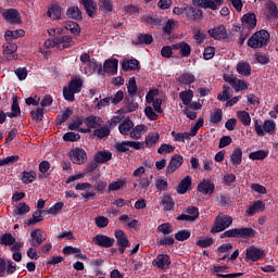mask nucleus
<instances>
[{
  "label": "nucleus",
  "mask_w": 278,
  "mask_h": 278,
  "mask_svg": "<svg viewBox=\"0 0 278 278\" xmlns=\"http://www.w3.org/2000/svg\"><path fill=\"white\" fill-rule=\"evenodd\" d=\"M80 71L88 77L94 75V73L101 75L103 73V65L98 63L97 60L91 59L88 52H85L80 55Z\"/></svg>",
  "instance_id": "f257e3e1"
},
{
  "label": "nucleus",
  "mask_w": 278,
  "mask_h": 278,
  "mask_svg": "<svg viewBox=\"0 0 278 278\" xmlns=\"http://www.w3.org/2000/svg\"><path fill=\"white\" fill-rule=\"evenodd\" d=\"M268 40H270V34L267 30H258L248 39V47H251V49H262V47L268 45Z\"/></svg>",
  "instance_id": "f03ea898"
},
{
  "label": "nucleus",
  "mask_w": 278,
  "mask_h": 278,
  "mask_svg": "<svg viewBox=\"0 0 278 278\" xmlns=\"http://www.w3.org/2000/svg\"><path fill=\"white\" fill-rule=\"evenodd\" d=\"M276 129L277 125L273 119H266L263 125L260 124V119H254V131L256 132V136H260L261 138H264L266 134L273 136Z\"/></svg>",
  "instance_id": "7ed1b4c3"
},
{
  "label": "nucleus",
  "mask_w": 278,
  "mask_h": 278,
  "mask_svg": "<svg viewBox=\"0 0 278 278\" xmlns=\"http://www.w3.org/2000/svg\"><path fill=\"white\" fill-rule=\"evenodd\" d=\"M81 86H84L81 78L71 80L68 87H64L63 89L65 101H75V94L81 92Z\"/></svg>",
  "instance_id": "20e7f679"
},
{
  "label": "nucleus",
  "mask_w": 278,
  "mask_h": 278,
  "mask_svg": "<svg viewBox=\"0 0 278 278\" xmlns=\"http://www.w3.org/2000/svg\"><path fill=\"white\" fill-rule=\"evenodd\" d=\"M255 233L253 228L241 227L226 230L220 238H255Z\"/></svg>",
  "instance_id": "39448f33"
},
{
  "label": "nucleus",
  "mask_w": 278,
  "mask_h": 278,
  "mask_svg": "<svg viewBox=\"0 0 278 278\" xmlns=\"http://www.w3.org/2000/svg\"><path fill=\"white\" fill-rule=\"evenodd\" d=\"M232 223L233 218L231 216L220 213L215 218V225L211 229V233H220V231H225V229L231 227Z\"/></svg>",
  "instance_id": "423d86ee"
},
{
  "label": "nucleus",
  "mask_w": 278,
  "mask_h": 278,
  "mask_svg": "<svg viewBox=\"0 0 278 278\" xmlns=\"http://www.w3.org/2000/svg\"><path fill=\"white\" fill-rule=\"evenodd\" d=\"M2 16L7 23L11 25H21L23 21L21 20V13L16 9H7L2 11Z\"/></svg>",
  "instance_id": "0eeeda50"
},
{
  "label": "nucleus",
  "mask_w": 278,
  "mask_h": 278,
  "mask_svg": "<svg viewBox=\"0 0 278 278\" xmlns=\"http://www.w3.org/2000/svg\"><path fill=\"white\" fill-rule=\"evenodd\" d=\"M47 240V232L45 230L37 228L30 232V247L38 249L42 242Z\"/></svg>",
  "instance_id": "6e6552de"
},
{
  "label": "nucleus",
  "mask_w": 278,
  "mask_h": 278,
  "mask_svg": "<svg viewBox=\"0 0 278 278\" xmlns=\"http://www.w3.org/2000/svg\"><path fill=\"white\" fill-rule=\"evenodd\" d=\"M70 160L73 164H85L86 157V150L81 148H75L74 150L70 151Z\"/></svg>",
  "instance_id": "1a4fd4ad"
},
{
  "label": "nucleus",
  "mask_w": 278,
  "mask_h": 278,
  "mask_svg": "<svg viewBox=\"0 0 278 278\" xmlns=\"http://www.w3.org/2000/svg\"><path fill=\"white\" fill-rule=\"evenodd\" d=\"M92 242L97 244V247H102L104 249H110L114 247V238H110L105 235H97L92 238Z\"/></svg>",
  "instance_id": "9d476101"
},
{
  "label": "nucleus",
  "mask_w": 278,
  "mask_h": 278,
  "mask_svg": "<svg viewBox=\"0 0 278 278\" xmlns=\"http://www.w3.org/2000/svg\"><path fill=\"white\" fill-rule=\"evenodd\" d=\"M264 257V250L255 247H250L245 250V258L251 262H257Z\"/></svg>",
  "instance_id": "9b49d317"
},
{
  "label": "nucleus",
  "mask_w": 278,
  "mask_h": 278,
  "mask_svg": "<svg viewBox=\"0 0 278 278\" xmlns=\"http://www.w3.org/2000/svg\"><path fill=\"white\" fill-rule=\"evenodd\" d=\"M181 164H184V156L179 154L174 155L166 167L167 175H173V173H175V170H177Z\"/></svg>",
  "instance_id": "f8f14e48"
},
{
  "label": "nucleus",
  "mask_w": 278,
  "mask_h": 278,
  "mask_svg": "<svg viewBox=\"0 0 278 278\" xmlns=\"http://www.w3.org/2000/svg\"><path fill=\"white\" fill-rule=\"evenodd\" d=\"M75 41L73 40V37L65 35L62 37H56V49L59 51H64V49H70V47H74Z\"/></svg>",
  "instance_id": "ddd939ff"
},
{
  "label": "nucleus",
  "mask_w": 278,
  "mask_h": 278,
  "mask_svg": "<svg viewBox=\"0 0 278 278\" xmlns=\"http://www.w3.org/2000/svg\"><path fill=\"white\" fill-rule=\"evenodd\" d=\"M243 27H247V29H255L257 25V17L254 15V13H247L241 18Z\"/></svg>",
  "instance_id": "4468645a"
},
{
  "label": "nucleus",
  "mask_w": 278,
  "mask_h": 278,
  "mask_svg": "<svg viewBox=\"0 0 278 278\" xmlns=\"http://www.w3.org/2000/svg\"><path fill=\"white\" fill-rule=\"evenodd\" d=\"M214 182L210 179H204L198 185V191L201 192V194H214Z\"/></svg>",
  "instance_id": "2eb2a0df"
},
{
  "label": "nucleus",
  "mask_w": 278,
  "mask_h": 278,
  "mask_svg": "<svg viewBox=\"0 0 278 278\" xmlns=\"http://www.w3.org/2000/svg\"><path fill=\"white\" fill-rule=\"evenodd\" d=\"M208 34L214 40H225V38H227V28H225L224 25H220L210 29Z\"/></svg>",
  "instance_id": "dca6fc26"
},
{
  "label": "nucleus",
  "mask_w": 278,
  "mask_h": 278,
  "mask_svg": "<svg viewBox=\"0 0 278 278\" xmlns=\"http://www.w3.org/2000/svg\"><path fill=\"white\" fill-rule=\"evenodd\" d=\"M93 160L97 164H108L112 160V152L109 150H102L96 152Z\"/></svg>",
  "instance_id": "f3484780"
},
{
  "label": "nucleus",
  "mask_w": 278,
  "mask_h": 278,
  "mask_svg": "<svg viewBox=\"0 0 278 278\" xmlns=\"http://www.w3.org/2000/svg\"><path fill=\"white\" fill-rule=\"evenodd\" d=\"M226 81H228V84L230 86H232V88L237 92H240L241 90H248L249 89V85L244 80H240V79L235 78V77H229V78L226 79Z\"/></svg>",
  "instance_id": "a211bd4d"
},
{
  "label": "nucleus",
  "mask_w": 278,
  "mask_h": 278,
  "mask_svg": "<svg viewBox=\"0 0 278 278\" xmlns=\"http://www.w3.org/2000/svg\"><path fill=\"white\" fill-rule=\"evenodd\" d=\"M188 190H192V177L186 176L177 187L178 194H186Z\"/></svg>",
  "instance_id": "6ab92c4d"
},
{
  "label": "nucleus",
  "mask_w": 278,
  "mask_h": 278,
  "mask_svg": "<svg viewBox=\"0 0 278 278\" xmlns=\"http://www.w3.org/2000/svg\"><path fill=\"white\" fill-rule=\"evenodd\" d=\"M104 73H110L111 75H116L118 72V61L117 59L106 60L103 64Z\"/></svg>",
  "instance_id": "aec40b11"
},
{
  "label": "nucleus",
  "mask_w": 278,
  "mask_h": 278,
  "mask_svg": "<svg viewBox=\"0 0 278 278\" xmlns=\"http://www.w3.org/2000/svg\"><path fill=\"white\" fill-rule=\"evenodd\" d=\"M85 125L90 129H99L103 125V118L100 116L90 115L85 118Z\"/></svg>",
  "instance_id": "412c9836"
},
{
  "label": "nucleus",
  "mask_w": 278,
  "mask_h": 278,
  "mask_svg": "<svg viewBox=\"0 0 278 278\" xmlns=\"http://www.w3.org/2000/svg\"><path fill=\"white\" fill-rule=\"evenodd\" d=\"M153 264L157 266V268H162V270H164L170 266V257L166 254H159L153 261Z\"/></svg>",
  "instance_id": "4be33fe9"
},
{
  "label": "nucleus",
  "mask_w": 278,
  "mask_h": 278,
  "mask_svg": "<svg viewBox=\"0 0 278 278\" xmlns=\"http://www.w3.org/2000/svg\"><path fill=\"white\" fill-rule=\"evenodd\" d=\"M172 48L180 51L181 58H190V53H192V49L190 48V45H188L186 41H181L176 45H173Z\"/></svg>",
  "instance_id": "5701e85b"
},
{
  "label": "nucleus",
  "mask_w": 278,
  "mask_h": 278,
  "mask_svg": "<svg viewBox=\"0 0 278 278\" xmlns=\"http://www.w3.org/2000/svg\"><path fill=\"white\" fill-rule=\"evenodd\" d=\"M147 131H149V127H147V125H137L135 126L131 130H130V138H132V140H140V138H142V134H147Z\"/></svg>",
  "instance_id": "b1692460"
},
{
  "label": "nucleus",
  "mask_w": 278,
  "mask_h": 278,
  "mask_svg": "<svg viewBox=\"0 0 278 278\" xmlns=\"http://www.w3.org/2000/svg\"><path fill=\"white\" fill-rule=\"evenodd\" d=\"M157 142H160V132L154 131V132H150L146 137L143 144H146L147 149H153V147H155Z\"/></svg>",
  "instance_id": "393cba45"
},
{
  "label": "nucleus",
  "mask_w": 278,
  "mask_h": 278,
  "mask_svg": "<svg viewBox=\"0 0 278 278\" xmlns=\"http://www.w3.org/2000/svg\"><path fill=\"white\" fill-rule=\"evenodd\" d=\"M48 16L52 18V21H60V18H62V8L58 4H51L48 8Z\"/></svg>",
  "instance_id": "a878e982"
},
{
  "label": "nucleus",
  "mask_w": 278,
  "mask_h": 278,
  "mask_svg": "<svg viewBox=\"0 0 278 278\" xmlns=\"http://www.w3.org/2000/svg\"><path fill=\"white\" fill-rule=\"evenodd\" d=\"M18 47L15 43H9L3 49V55H7V60H16L18 55H16Z\"/></svg>",
  "instance_id": "bb28decb"
},
{
  "label": "nucleus",
  "mask_w": 278,
  "mask_h": 278,
  "mask_svg": "<svg viewBox=\"0 0 278 278\" xmlns=\"http://www.w3.org/2000/svg\"><path fill=\"white\" fill-rule=\"evenodd\" d=\"M186 16L187 18H190L191 21H200V18L203 17V11L200 9H197L194 7H189L186 10Z\"/></svg>",
  "instance_id": "cd10ccee"
},
{
  "label": "nucleus",
  "mask_w": 278,
  "mask_h": 278,
  "mask_svg": "<svg viewBox=\"0 0 278 278\" xmlns=\"http://www.w3.org/2000/svg\"><path fill=\"white\" fill-rule=\"evenodd\" d=\"M127 186V180L126 179H121L117 178L115 181H112L108 186V191L109 192H118V190H123Z\"/></svg>",
  "instance_id": "c85d7f7f"
},
{
  "label": "nucleus",
  "mask_w": 278,
  "mask_h": 278,
  "mask_svg": "<svg viewBox=\"0 0 278 278\" xmlns=\"http://www.w3.org/2000/svg\"><path fill=\"white\" fill-rule=\"evenodd\" d=\"M81 4L84 5L88 16L92 17L97 14V2H94V0H81Z\"/></svg>",
  "instance_id": "c756f323"
},
{
  "label": "nucleus",
  "mask_w": 278,
  "mask_h": 278,
  "mask_svg": "<svg viewBox=\"0 0 278 278\" xmlns=\"http://www.w3.org/2000/svg\"><path fill=\"white\" fill-rule=\"evenodd\" d=\"M266 204L264 201H256L253 205L249 206L247 210L248 216H254L257 212H264Z\"/></svg>",
  "instance_id": "7c9ffc66"
},
{
  "label": "nucleus",
  "mask_w": 278,
  "mask_h": 278,
  "mask_svg": "<svg viewBox=\"0 0 278 278\" xmlns=\"http://www.w3.org/2000/svg\"><path fill=\"white\" fill-rule=\"evenodd\" d=\"M131 129H134V122L129 118L124 119V122L118 126V130L122 136H129Z\"/></svg>",
  "instance_id": "2f4dec72"
},
{
  "label": "nucleus",
  "mask_w": 278,
  "mask_h": 278,
  "mask_svg": "<svg viewBox=\"0 0 278 278\" xmlns=\"http://www.w3.org/2000/svg\"><path fill=\"white\" fill-rule=\"evenodd\" d=\"M114 236L117 240V244L119 247H131V243L129 242V239H127V236L125 235V231L123 230H116L114 232Z\"/></svg>",
  "instance_id": "473e14b6"
},
{
  "label": "nucleus",
  "mask_w": 278,
  "mask_h": 278,
  "mask_svg": "<svg viewBox=\"0 0 278 278\" xmlns=\"http://www.w3.org/2000/svg\"><path fill=\"white\" fill-rule=\"evenodd\" d=\"M237 118H239L240 123L243 127H250L251 126V114L247 111H237L236 112Z\"/></svg>",
  "instance_id": "72a5a7b5"
},
{
  "label": "nucleus",
  "mask_w": 278,
  "mask_h": 278,
  "mask_svg": "<svg viewBox=\"0 0 278 278\" xmlns=\"http://www.w3.org/2000/svg\"><path fill=\"white\" fill-rule=\"evenodd\" d=\"M192 3L204 10H216V3L212 0H192Z\"/></svg>",
  "instance_id": "f704fd0d"
},
{
  "label": "nucleus",
  "mask_w": 278,
  "mask_h": 278,
  "mask_svg": "<svg viewBox=\"0 0 278 278\" xmlns=\"http://www.w3.org/2000/svg\"><path fill=\"white\" fill-rule=\"evenodd\" d=\"M232 166H240L242 164V149L236 148L230 155Z\"/></svg>",
  "instance_id": "c9c22d12"
},
{
  "label": "nucleus",
  "mask_w": 278,
  "mask_h": 278,
  "mask_svg": "<svg viewBox=\"0 0 278 278\" xmlns=\"http://www.w3.org/2000/svg\"><path fill=\"white\" fill-rule=\"evenodd\" d=\"M194 98V92L190 89L181 91L179 93V99L182 101L184 105H190L192 103V99Z\"/></svg>",
  "instance_id": "e433bc0d"
},
{
  "label": "nucleus",
  "mask_w": 278,
  "mask_h": 278,
  "mask_svg": "<svg viewBox=\"0 0 278 278\" xmlns=\"http://www.w3.org/2000/svg\"><path fill=\"white\" fill-rule=\"evenodd\" d=\"M142 18L147 25H150V27H160V25H162V17L157 15H144Z\"/></svg>",
  "instance_id": "4c0bfd02"
},
{
  "label": "nucleus",
  "mask_w": 278,
  "mask_h": 278,
  "mask_svg": "<svg viewBox=\"0 0 278 278\" xmlns=\"http://www.w3.org/2000/svg\"><path fill=\"white\" fill-rule=\"evenodd\" d=\"M140 62L136 59L127 60L122 63L123 71H138Z\"/></svg>",
  "instance_id": "58836bf2"
},
{
  "label": "nucleus",
  "mask_w": 278,
  "mask_h": 278,
  "mask_svg": "<svg viewBox=\"0 0 278 278\" xmlns=\"http://www.w3.org/2000/svg\"><path fill=\"white\" fill-rule=\"evenodd\" d=\"M22 36H25V30H7L4 34V38L8 42L12 40H16V38H22Z\"/></svg>",
  "instance_id": "ea45409f"
},
{
  "label": "nucleus",
  "mask_w": 278,
  "mask_h": 278,
  "mask_svg": "<svg viewBox=\"0 0 278 278\" xmlns=\"http://www.w3.org/2000/svg\"><path fill=\"white\" fill-rule=\"evenodd\" d=\"M237 73H239V75H244V77H249V75H251V65L249 64V62L238 63Z\"/></svg>",
  "instance_id": "a19ab883"
},
{
  "label": "nucleus",
  "mask_w": 278,
  "mask_h": 278,
  "mask_svg": "<svg viewBox=\"0 0 278 278\" xmlns=\"http://www.w3.org/2000/svg\"><path fill=\"white\" fill-rule=\"evenodd\" d=\"M84 123H85V119L81 117H78L68 125V129H71L72 131H77V129H78L79 131H83V134H88V131H90V129H85V130L79 129V127H81V125H84Z\"/></svg>",
  "instance_id": "79ce46f5"
},
{
  "label": "nucleus",
  "mask_w": 278,
  "mask_h": 278,
  "mask_svg": "<svg viewBox=\"0 0 278 278\" xmlns=\"http://www.w3.org/2000/svg\"><path fill=\"white\" fill-rule=\"evenodd\" d=\"M155 188L160 192L168 190V180H166L164 176H159L155 178Z\"/></svg>",
  "instance_id": "37998d69"
},
{
  "label": "nucleus",
  "mask_w": 278,
  "mask_h": 278,
  "mask_svg": "<svg viewBox=\"0 0 278 278\" xmlns=\"http://www.w3.org/2000/svg\"><path fill=\"white\" fill-rule=\"evenodd\" d=\"M161 204L163 205V210H165V212L175 208V201H173V197L170 195H164L161 201Z\"/></svg>",
  "instance_id": "c03bdc74"
},
{
  "label": "nucleus",
  "mask_w": 278,
  "mask_h": 278,
  "mask_svg": "<svg viewBox=\"0 0 278 278\" xmlns=\"http://www.w3.org/2000/svg\"><path fill=\"white\" fill-rule=\"evenodd\" d=\"M7 116H9V118L21 116V106H18V100H16V98L13 99L11 112H8Z\"/></svg>",
  "instance_id": "a18cd8bd"
},
{
  "label": "nucleus",
  "mask_w": 278,
  "mask_h": 278,
  "mask_svg": "<svg viewBox=\"0 0 278 278\" xmlns=\"http://www.w3.org/2000/svg\"><path fill=\"white\" fill-rule=\"evenodd\" d=\"M180 84H185V86H190V84H194L197 81V77L192 73H185L179 77Z\"/></svg>",
  "instance_id": "49530a36"
},
{
  "label": "nucleus",
  "mask_w": 278,
  "mask_h": 278,
  "mask_svg": "<svg viewBox=\"0 0 278 278\" xmlns=\"http://www.w3.org/2000/svg\"><path fill=\"white\" fill-rule=\"evenodd\" d=\"M16 242V238L12 233H4L0 237V244L4 247H12Z\"/></svg>",
  "instance_id": "de8ad7c7"
},
{
  "label": "nucleus",
  "mask_w": 278,
  "mask_h": 278,
  "mask_svg": "<svg viewBox=\"0 0 278 278\" xmlns=\"http://www.w3.org/2000/svg\"><path fill=\"white\" fill-rule=\"evenodd\" d=\"M71 116H73V110L66 109L65 111H63L61 114L58 115L56 125H62V123H66V121H68Z\"/></svg>",
  "instance_id": "09e8293b"
},
{
  "label": "nucleus",
  "mask_w": 278,
  "mask_h": 278,
  "mask_svg": "<svg viewBox=\"0 0 278 278\" xmlns=\"http://www.w3.org/2000/svg\"><path fill=\"white\" fill-rule=\"evenodd\" d=\"M99 10H101V12H104L105 14H108V12H112V10H114L112 0H100Z\"/></svg>",
  "instance_id": "8fccbe9b"
},
{
  "label": "nucleus",
  "mask_w": 278,
  "mask_h": 278,
  "mask_svg": "<svg viewBox=\"0 0 278 278\" xmlns=\"http://www.w3.org/2000/svg\"><path fill=\"white\" fill-rule=\"evenodd\" d=\"M67 16L74 21H81V11L77 7H72L67 10Z\"/></svg>",
  "instance_id": "3c124183"
},
{
  "label": "nucleus",
  "mask_w": 278,
  "mask_h": 278,
  "mask_svg": "<svg viewBox=\"0 0 278 278\" xmlns=\"http://www.w3.org/2000/svg\"><path fill=\"white\" fill-rule=\"evenodd\" d=\"M109 135H110V128H108V126L97 128L93 131V136H96L100 140H103V138H108Z\"/></svg>",
  "instance_id": "603ef678"
},
{
  "label": "nucleus",
  "mask_w": 278,
  "mask_h": 278,
  "mask_svg": "<svg viewBox=\"0 0 278 278\" xmlns=\"http://www.w3.org/2000/svg\"><path fill=\"white\" fill-rule=\"evenodd\" d=\"M36 181V173L35 172H23L22 173V182L23 184H34Z\"/></svg>",
  "instance_id": "864d4df0"
},
{
  "label": "nucleus",
  "mask_w": 278,
  "mask_h": 278,
  "mask_svg": "<svg viewBox=\"0 0 278 278\" xmlns=\"http://www.w3.org/2000/svg\"><path fill=\"white\" fill-rule=\"evenodd\" d=\"M45 212L47 211H41V210H37L34 214H33V218L29 219L26 225L31 226V225H36L37 223H40V220H42V214H45Z\"/></svg>",
  "instance_id": "5fc2aeb1"
},
{
  "label": "nucleus",
  "mask_w": 278,
  "mask_h": 278,
  "mask_svg": "<svg viewBox=\"0 0 278 278\" xmlns=\"http://www.w3.org/2000/svg\"><path fill=\"white\" fill-rule=\"evenodd\" d=\"M174 152H175V146H170L168 143H163L157 149L159 155H166L168 153H174Z\"/></svg>",
  "instance_id": "6e6d98bb"
},
{
  "label": "nucleus",
  "mask_w": 278,
  "mask_h": 278,
  "mask_svg": "<svg viewBox=\"0 0 278 278\" xmlns=\"http://www.w3.org/2000/svg\"><path fill=\"white\" fill-rule=\"evenodd\" d=\"M223 121V110L216 109L211 115L210 123L213 125H218Z\"/></svg>",
  "instance_id": "4d7b16f0"
},
{
  "label": "nucleus",
  "mask_w": 278,
  "mask_h": 278,
  "mask_svg": "<svg viewBox=\"0 0 278 278\" xmlns=\"http://www.w3.org/2000/svg\"><path fill=\"white\" fill-rule=\"evenodd\" d=\"M63 207H64V202H56L54 205L48 208L46 213L51 214L52 216H55L56 214H60V212H62Z\"/></svg>",
  "instance_id": "13d9d810"
},
{
  "label": "nucleus",
  "mask_w": 278,
  "mask_h": 278,
  "mask_svg": "<svg viewBox=\"0 0 278 278\" xmlns=\"http://www.w3.org/2000/svg\"><path fill=\"white\" fill-rule=\"evenodd\" d=\"M94 223L99 229H105V227H108V225H110V219H108V217H105V216H97L94 218Z\"/></svg>",
  "instance_id": "bf43d9fd"
},
{
  "label": "nucleus",
  "mask_w": 278,
  "mask_h": 278,
  "mask_svg": "<svg viewBox=\"0 0 278 278\" xmlns=\"http://www.w3.org/2000/svg\"><path fill=\"white\" fill-rule=\"evenodd\" d=\"M139 45H151L153 42V36L151 34H140L138 35Z\"/></svg>",
  "instance_id": "052dcab7"
},
{
  "label": "nucleus",
  "mask_w": 278,
  "mask_h": 278,
  "mask_svg": "<svg viewBox=\"0 0 278 278\" xmlns=\"http://www.w3.org/2000/svg\"><path fill=\"white\" fill-rule=\"evenodd\" d=\"M27 212H29V205L25 202L20 203L14 210V214L17 216H23V214H27Z\"/></svg>",
  "instance_id": "680f3d73"
},
{
  "label": "nucleus",
  "mask_w": 278,
  "mask_h": 278,
  "mask_svg": "<svg viewBox=\"0 0 278 278\" xmlns=\"http://www.w3.org/2000/svg\"><path fill=\"white\" fill-rule=\"evenodd\" d=\"M127 90H128V94H130V97H134V94H136V92H138V86L136 85L135 77L129 79V81L127 84Z\"/></svg>",
  "instance_id": "e2e57ef3"
},
{
  "label": "nucleus",
  "mask_w": 278,
  "mask_h": 278,
  "mask_svg": "<svg viewBox=\"0 0 278 278\" xmlns=\"http://www.w3.org/2000/svg\"><path fill=\"white\" fill-rule=\"evenodd\" d=\"M157 231L160 233H163V236H168V235L173 233V226H170V224H168V223L161 224L157 227Z\"/></svg>",
  "instance_id": "0e129e2a"
},
{
  "label": "nucleus",
  "mask_w": 278,
  "mask_h": 278,
  "mask_svg": "<svg viewBox=\"0 0 278 278\" xmlns=\"http://www.w3.org/2000/svg\"><path fill=\"white\" fill-rule=\"evenodd\" d=\"M230 88L227 86L223 87L222 93L217 96L218 101H227L231 97Z\"/></svg>",
  "instance_id": "69168bd1"
},
{
  "label": "nucleus",
  "mask_w": 278,
  "mask_h": 278,
  "mask_svg": "<svg viewBox=\"0 0 278 278\" xmlns=\"http://www.w3.org/2000/svg\"><path fill=\"white\" fill-rule=\"evenodd\" d=\"M268 154L264 150H258L256 152H251L250 160H264Z\"/></svg>",
  "instance_id": "338daca9"
},
{
  "label": "nucleus",
  "mask_w": 278,
  "mask_h": 278,
  "mask_svg": "<svg viewBox=\"0 0 278 278\" xmlns=\"http://www.w3.org/2000/svg\"><path fill=\"white\" fill-rule=\"evenodd\" d=\"M267 10H268L271 18H278V9H277V4H275V2H268Z\"/></svg>",
  "instance_id": "774afa93"
}]
</instances>
